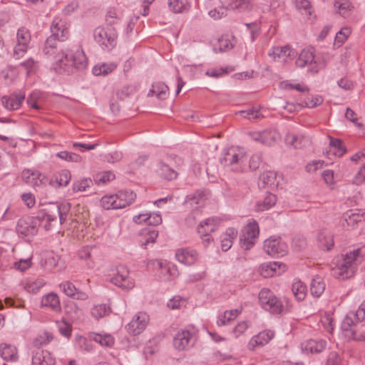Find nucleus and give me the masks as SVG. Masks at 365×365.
<instances>
[{"label":"nucleus","instance_id":"nucleus-7","mask_svg":"<svg viewBox=\"0 0 365 365\" xmlns=\"http://www.w3.org/2000/svg\"><path fill=\"white\" fill-rule=\"evenodd\" d=\"M93 38L103 49L111 50L116 46L118 34L113 26H98L93 31Z\"/></svg>","mask_w":365,"mask_h":365},{"label":"nucleus","instance_id":"nucleus-32","mask_svg":"<svg viewBox=\"0 0 365 365\" xmlns=\"http://www.w3.org/2000/svg\"><path fill=\"white\" fill-rule=\"evenodd\" d=\"M241 309H235L225 311L223 314L218 316L217 324L219 326H225L234 321L241 313Z\"/></svg>","mask_w":365,"mask_h":365},{"label":"nucleus","instance_id":"nucleus-41","mask_svg":"<svg viewBox=\"0 0 365 365\" xmlns=\"http://www.w3.org/2000/svg\"><path fill=\"white\" fill-rule=\"evenodd\" d=\"M117 67L114 63H102L96 65L93 68V73L96 76L107 75L113 71Z\"/></svg>","mask_w":365,"mask_h":365},{"label":"nucleus","instance_id":"nucleus-13","mask_svg":"<svg viewBox=\"0 0 365 365\" xmlns=\"http://www.w3.org/2000/svg\"><path fill=\"white\" fill-rule=\"evenodd\" d=\"M149 316L147 313H137L130 322L127 325V330L131 334L136 336L142 333L149 323Z\"/></svg>","mask_w":365,"mask_h":365},{"label":"nucleus","instance_id":"nucleus-36","mask_svg":"<svg viewBox=\"0 0 365 365\" xmlns=\"http://www.w3.org/2000/svg\"><path fill=\"white\" fill-rule=\"evenodd\" d=\"M152 96L155 95L159 99H165L169 93L168 86L163 82H157L153 85L150 90Z\"/></svg>","mask_w":365,"mask_h":365},{"label":"nucleus","instance_id":"nucleus-44","mask_svg":"<svg viewBox=\"0 0 365 365\" xmlns=\"http://www.w3.org/2000/svg\"><path fill=\"white\" fill-rule=\"evenodd\" d=\"M93 339L103 346H112L114 344V338L110 334H93Z\"/></svg>","mask_w":365,"mask_h":365},{"label":"nucleus","instance_id":"nucleus-49","mask_svg":"<svg viewBox=\"0 0 365 365\" xmlns=\"http://www.w3.org/2000/svg\"><path fill=\"white\" fill-rule=\"evenodd\" d=\"M323 102V98L319 96H307L302 102L304 106L307 108H315L321 105Z\"/></svg>","mask_w":365,"mask_h":365},{"label":"nucleus","instance_id":"nucleus-1","mask_svg":"<svg viewBox=\"0 0 365 365\" xmlns=\"http://www.w3.org/2000/svg\"><path fill=\"white\" fill-rule=\"evenodd\" d=\"M69 27L70 24L66 21L55 19L51 26L53 34L46 39L43 50L47 55H54L58 49H61L55 56L56 62L65 71L73 72V68H86L88 61L82 49L78 48L74 53L71 50H62L63 45L61 43L69 37Z\"/></svg>","mask_w":365,"mask_h":365},{"label":"nucleus","instance_id":"nucleus-38","mask_svg":"<svg viewBox=\"0 0 365 365\" xmlns=\"http://www.w3.org/2000/svg\"><path fill=\"white\" fill-rule=\"evenodd\" d=\"M325 289V283L319 277H316L312 279L310 291L311 294L317 297H320Z\"/></svg>","mask_w":365,"mask_h":365},{"label":"nucleus","instance_id":"nucleus-11","mask_svg":"<svg viewBox=\"0 0 365 365\" xmlns=\"http://www.w3.org/2000/svg\"><path fill=\"white\" fill-rule=\"evenodd\" d=\"M258 235V223L255 220H252L245 227L240 237L241 247L245 250H250L254 245L255 240Z\"/></svg>","mask_w":365,"mask_h":365},{"label":"nucleus","instance_id":"nucleus-17","mask_svg":"<svg viewBox=\"0 0 365 365\" xmlns=\"http://www.w3.org/2000/svg\"><path fill=\"white\" fill-rule=\"evenodd\" d=\"M281 180V176L272 170L263 172L259 178V183L264 187L269 189L277 188Z\"/></svg>","mask_w":365,"mask_h":365},{"label":"nucleus","instance_id":"nucleus-58","mask_svg":"<svg viewBox=\"0 0 365 365\" xmlns=\"http://www.w3.org/2000/svg\"><path fill=\"white\" fill-rule=\"evenodd\" d=\"M169 8L175 13H180L185 9L182 0H169Z\"/></svg>","mask_w":365,"mask_h":365},{"label":"nucleus","instance_id":"nucleus-60","mask_svg":"<svg viewBox=\"0 0 365 365\" xmlns=\"http://www.w3.org/2000/svg\"><path fill=\"white\" fill-rule=\"evenodd\" d=\"M31 259L29 258L26 259H20L19 261L16 262L14 264V267L16 270H19L20 272H24L25 270L31 267Z\"/></svg>","mask_w":365,"mask_h":365},{"label":"nucleus","instance_id":"nucleus-19","mask_svg":"<svg viewBox=\"0 0 365 365\" xmlns=\"http://www.w3.org/2000/svg\"><path fill=\"white\" fill-rule=\"evenodd\" d=\"M264 250L269 255L274 256L276 255H284L285 253V246L277 238H269L264 241Z\"/></svg>","mask_w":365,"mask_h":365},{"label":"nucleus","instance_id":"nucleus-14","mask_svg":"<svg viewBox=\"0 0 365 365\" xmlns=\"http://www.w3.org/2000/svg\"><path fill=\"white\" fill-rule=\"evenodd\" d=\"M134 91V87L128 86H124L121 89L113 93L110 100V108L111 111L114 114L118 113L120 109V106L118 101H124L125 98L131 96Z\"/></svg>","mask_w":365,"mask_h":365},{"label":"nucleus","instance_id":"nucleus-52","mask_svg":"<svg viewBox=\"0 0 365 365\" xmlns=\"http://www.w3.org/2000/svg\"><path fill=\"white\" fill-rule=\"evenodd\" d=\"M351 33V29L349 27L342 28L335 36V43L341 45L345 42L347 38L350 36Z\"/></svg>","mask_w":365,"mask_h":365},{"label":"nucleus","instance_id":"nucleus-40","mask_svg":"<svg viewBox=\"0 0 365 365\" xmlns=\"http://www.w3.org/2000/svg\"><path fill=\"white\" fill-rule=\"evenodd\" d=\"M285 140L287 144L292 145L295 148H300L308 143V138L304 136H297L294 134H287L285 137Z\"/></svg>","mask_w":365,"mask_h":365},{"label":"nucleus","instance_id":"nucleus-25","mask_svg":"<svg viewBox=\"0 0 365 365\" xmlns=\"http://www.w3.org/2000/svg\"><path fill=\"white\" fill-rule=\"evenodd\" d=\"M191 340V333L188 330H181L177 333L173 339L174 346L179 350L189 347Z\"/></svg>","mask_w":365,"mask_h":365},{"label":"nucleus","instance_id":"nucleus-20","mask_svg":"<svg viewBox=\"0 0 365 365\" xmlns=\"http://www.w3.org/2000/svg\"><path fill=\"white\" fill-rule=\"evenodd\" d=\"M22 178L26 183L35 187L45 184L46 180V177L38 171H33L29 169L23 170Z\"/></svg>","mask_w":365,"mask_h":365},{"label":"nucleus","instance_id":"nucleus-31","mask_svg":"<svg viewBox=\"0 0 365 365\" xmlns=\"http://www.w3.org/2000/svg\"><path fill=\"white\" fill-rule=\"evenodd\" d=\"M334 6L344 17L350 16L354 9L353 3L349 0H334Z\"/></svg>","mask_w":365,"mask_h":365},{"label":"nucleus","instance_id":"nucleus-15","mask_svg":"<svg viewBox=\"0 0 365 365\" xmlns=\"http://www.w3.org/2000/svg\"><path fill=\"white\" fill-rule=\"evenodd\" d=\"M252 139L262 144L271 145L280 138L279 133L276 130H264L261 132L250 133Z\"/></svg>","mask_w":365,"mask_h":365},{"label":"nucleus","instance_id":"nucleus-46","mask_svg":"<svg viewBox=\"0 0 365 365\" xmlns=\"http://www.w3.org/2000/svg\"><path fill=\"white\" fill-rule=\"evenodd\" d=\"M46 284V282L42 279H37L34 280H29L25 283L24 288L27 292L31 293H36Z\"/></svg>","mask_w":365,"mask_h":365},{"label":"nucleus","instance_id":"nucleus-27","mask_svg":"<svg viewBox=\"0 0 365 365\" xmlns=\"http://www.w3.org/2000/svg\"><path fill=\"white\" fill-rule=\"evenodd\" d=\"M238 232L233 227H229L222 235L221 238V249L222 251L226 252L230 250L232 245L233 241L237 238Z\"/></svg>","mask_w":365,"mask_h":365},{"label":"nucleus","instance_id":"nucleus-43","mask_svg":"<svg viewBox=\"0 0 365 365\" xmlns=\"http://www.w3.org/2000/svg\"><path fill=\"white\" fill-rule=\"evenodd\" d=\"M65 312L73 319H77L82 314L81 309L74 302H68L65 305Z\"/></svg>","mask_w":365,"mask_h":365},{"label":"nucleus","instance_id":"nucleus-61","mask_svg":"<svg viewBox=\"0 0 365 365\" xmlns=\"http://www.w3.org/2000/svg\"><path fill=\"white\" fill-rule=\"evenodd\" d=\"M232 47V45L230 41V39L227 37H221L218 39L217 46H216V49L217 48L220 51H224L230 49Z\"/></svg>","mask_w":365,"mask_h":365},{"label":"nucleus","instance_id":"nucleus-37","mask_svg":"<svg viewBox=\"0 0 365 365\" xmlns=\"http://www.w3.org/2000/svg\"><path fill=\"white\" fill-rule=\"evenodd\" d=\"M281 266H283V267H284V264H279L278 262H271L267 264H263L261 267V274L264 277H272L274 274H279V269Z\"/></svg>","mask_w":365,"mask_h":365},{"label":"nucleus","instance_id":"nucleus-42","mask_svg":"<svg viewBox=\"0 0 365 365\" xmlns=\"http://www.w3.org/2000/svg\"><path fill=\"white\" fill-rule=\"evenodd\" d=\"M157 264L161 269L162 272H166L168 277H165L166 279H174L179 275V271L175 264H168L166 266H163V262L160 261H157Z\"/></svg>","mask_w":365,"mask_h":365},{"label":"nucleus","instance_id":"nucleus-26","mask_svg":"<svg viewBox=\"0 0 365 365\" xmlns=\"http://www.w3.org/2000/svg\"><path fill=\"white\" fill-rule=\"evenodd\" d=\"M41 306L49 307L51 310L57 313L61 311L59 297L57 294L54 292H51L42 297Z\"/></svg>","mask_w":365,"mask_h":365},{"label":"nucleus","instance_id":"nucleus-34","mask_svg":"<svg viewBox=\"0 0 365 365\" xmlns=\"http://www.w3.org/2000/svg\"><path fill=\"white\" fill-rule=\"evenodd\" d=\"M274 333L270 330H264L259 332L257 335L253 336L250 341V344L252 346L259 345L263 346L267 344L273 337Z\"/></svg>","mask_w":365,"mask_h":365},{"label":"nucleus","instance_id":"nucleus-24","mask_svg":"<svg viewBox=\"0 0 365 365\" xmlns=\"http://www.w3.org/2000/svg\"><path fill=\"white\" fill-rule=\"evenodd\" d=\"M25 99L24 93L11 94L3 96L1 102L4 108L9 110H17Z\"/></svg>","mask_w":365,"mask_h":365},{"label":"nucleus","instance_id":"nucleus-29","mask_svg":"<svg viewBox=\"0 0 365 365\" xmlns=\"http://www.w3.org/2000/svg\"><path fill=\"white\" fill-rule=\"evenodd\" d=\"M326 347V341L320 340L309 339L302 344V349L312 354L321 353Z\"/></svg>","mask_w":365,"mask_h":365},{"label":"nucleus","instance_id":"nucleus-30","mask_svg":"<svg viewBox=\"0 0 365 365\" xmlns=\"http://www.w3.org/2000/svg\"><path fill=\"white\" fill-rule=\"evenodd\" d=\"M277 202L276 196L270 192H267L262 200H259L255 205L257 212H263L270 209Z\"/></svg>","mask_w":365,"mask_h":365},{"label":"nucleus","instance_id":"nucleus-47","mask_svg":"<svg viewBox=\"0 0 365 365\" xmlns=\"http://www.w3.org/2000/svg\"><path fill=\"white\" fill-rule=\"evenodd\" d=\"M56 157L68 162L78 163L81 161V157L79 155L66 150L57 153Z\"/></svg>","mask_w":365,"mask_h":365},{"label":"nucleus","instance_id":"nucleus-2","mask_svg":"<svg viewBox=\"0 0 365 365\" xmlns=\"http://www.w3.org/2000/svg\"><path fill=\"white\" fill-rule=\"evenodd\" d=\"M67 211L65 205L49 204L40 209L36 217L24 216L20 218L16 231L20 236L29 240L37 234L42 221L45 222L43 227L46 231L57 230L59 225L66 221Z\"/></svg>","mask_w":365,"mask_h":365},{"label":"nucleus","instance_id":"nucleus-9","mask_svg":"<svg viewBox=\"0 0 365 365\" xmlns=\"http://www.w3.org/2000/svg\"><path fill=\"white\" fill-rule=\"evenodd\" d=\"M259 302L263 309L272 314H278L283 312L282 302L269 289L263 288L259 292Z\"/></svg>","mask_w":365,"mask_h":365},{"label":"nucleus","instance_id":"nucleus-62","mask_svg":"<svg viewBox=\"0 0 365 365\" xmlns=\"http://www.w3.org/2000/svg\"><path fill=\"white\" fill-rule=\"evenodd\" d=\"M185 301L180 297H175L169 301L168 307L172 309H180L185 306Z\"/></svg>","mask_w":365,"mask_h":365},{"label":"nucleus","instance_id":"nucleus-39","mask_svg":"<svg viewBox=\"0 0 365 365\" xmlns=\"http://www.w3.org/2000/svg\"><path fill=\"white\" fill-rule=\"evenodd\" d=\"M318 241L322 248L330 250L334 245L332 235L327 230L322 231L318 235Z\"/></svg>","mask_w":365,"mask_h":365},{"label":"nucleus","instance_id":"nucleus-63","mask_svg":"<svg viewBox=\"0 0 365 365\" xmlns=\"http://www.w3.org/2000/svg\"><path fill=\"white\" fill-rule=\"evenodd\" d=\"M41 93L38 91H34L28 97L27 103L31 108L38 110L39 106L37 104V101L40 98Z\"/></svg>","mask_w":365,"mask_h":365},{"label":"nucleus","instance_id":"nucleus-5","mask_svg":"<svg viewBox=\"0 0 365 365\" xmlns=\"http://www.w3.org/2000/svg\"><path fill=\"white\" fill-rule=\"evenodd\" d=\"M135 198L136 195L133 191H120L116 194L103 196L101 205L106 210L121 209L132 204Z\"/></svg>","mask_w":365,"mask_h":365},{"label":"nucleus","instance_id":"nucleus-54","mask_svg":"<svg viewBox=\"0 0 365 365\" xmlns=\"http://www.w3.org/2000/svg\"><path fill=\"white\" fill-rule=\"evenodd\" d=\"M56 182L60 186H66L71 180V173L68 170H61L56 176Z\"/></svg>","mask_w":365,"mask_h":365},{"label":"nucleus","instance_id":"nucleus-51","mask_svg":"<svg viewBox=\"0 0 365 365\" xmlns=\"http://www.w3.org/2000/svg\"><path fill=\"white\" fill-rule=\"evenodd\" d=\"M281 87L284 89H295L296 91L305 93L309 91V88L304 83H292L284 81L281 83Z\"/></svg>","mask_w":365,"mask_h":365},{"label":"nucleus","instance_id":"nucleus-35","mask_svg":"<svg viewBox=\"0 0 365 365\" xmlns=\"http://www.w3.org/2000/svg\"><path fill=\"white\" fill-rule=\"evenodd\" d=\"M292 292L297 301H302L307 295V286L299 280L295 281L292 285Z\"/></svg>","mask_w":365,"mask_h":365},{"label":"nucleus","instance_id":"nucleus-10","mask_svg":"<svg viewBox=\"0 0 365 365\" xmlns=\"http://www.w3.org/2000/svg\"><path fill=\"white\" fill-rule=\"evenodd\" d=\"M220 222L221 220L218 217H209L198 225L197 232L202 240L207 245L213 242L210 233L218 228Z\"/></svg>","mask_w":365,"mask_h":365},{"label":"nucleus","instance_id":"nucleus-8","mask_svg":"<svg viewBox=\"0 0 365 365\" xmlns=\"http://www.w3.org/2000/svg\"><path fill=\"white\" fill-rule=\"evenodd\" d=\"M110 282L115 286L125 290H130L135 286L133 279L130 276L127 266L118 264L110 269Z\"/></svg>","mask_w":365,"mask_h":365},{"label":"nucleus","instance_id":"nucleus-22","mask_svg":"<svg viewBox=\"0 0 365 365\" xmlns=\"http://www.w3.org/2000/svg\"><path fill=\"white\" fill-rule=\"evenodd\" d=\"M197 256L195 250L188 248L179 249L175 253L177 260L185 265L193 264L197 260Z\"/></svg>","mask_w":365,"mask_h":365},{"label":"nucleus","instance_id":"nucleus-3","mask_svg":"<svg viewBox=\"0 0 365 365\" xmlns=\"http://www.w3.org/2000/svg\"><path fill=\"white\" fill-rule=\"evenodd\" d=\"M365 319V300L356 311H350L344 318L341 330L348 339L365 341V324H358Z\"/></svg>","mask_w":365,"mask_h":365},{"label":"nucleus","instance_id":"nucleus-55","mask_svg":"<svg viewBox=\"0 0 365 365\" xmlns=\"http://www.w3.org/2000/svg\"><path fill=\"white\" fill-rule=\"evenodd\" d=\"M92 184V180L90 178H84L74 182L73 189L75 192H83L89 187Z\"/></svg>","mask_w":365,"mask_h":365},{"label":"nucleus","instance_id":"nucleus-57","mask_svg":"<svg viewBox=\"0 0 365 365\" xmlns=\"http://www.w3.org/2000/svg\"><path fill=\"white\" fill-rule=\"evenodd\" d=\"M160 170L162 175L169 180L175 179L178 176V173L165 164L161 165Z\"/></svg>","mask_w":365,"mask_h":365},{"label":"nucleus","instance_id":"nucleus-33","mask_svg":"<svg viewBox=\"0 0 365 365\" xmlns=\"http://www.w3.org/2000/svg\"><path fill=\"white\" fill-rule=\"evenodd\" d=\"M236 0H220L221 4V7L217 10L215 9L211 10L209 14L211 16L215 19H220L225 14V11L227 9H236Z\"/></svg>","mask_w":365,"mask_h":365},{"label":"nucleus","instance_id":"nucleus-50","mask_svg":"<svg viewBox=\"0 0 365 365\" xmlns=\"http://www.w3.org/2000/svg\"><path fill=\"white\" fill-rule=\"evenodd\" d=\"M53 337L48 333H44L42 335H39L36 336L33 341V346L37 349H39L40 346L48 344L51 340Z\"/></svg>","mask_w":365,"mask_h":365},{"label":"nucleus","instance_id":"nucleus-48","mask_svg":"<svg viewBox=\"0 0 365 365\" xmlns=\"http://www.w3.org/2000/svg\"><path fill=\"white\" fill-rule=\"evenodd\" d=\"M330 145L334 149V154L339 157L342 156L346 152L342 141L339 139L331 138Z\"/></svg>","mask_w":365,"mask_h":365},{"label":"nucleus","instance_id":"nucleus-4","mask_svg":"<svg viewBox=\"0 0 365 365\" xmlns=\"http://www.w3.org/2000/svg\"><path fill=\"white\" fill-rule=\"evenodd\" d=\"M365 255V247H359L342 255L341 261L331 269V274L340 279H346L354 276L356 266Z\"/></svg>","mask_w":365,"mask_h":365},{"label":"nucleus","instance_id":"nucleus-64","mask_svg":"<svg viewBox=\"0 0 365 365\" xmlns=\"http://www.w3.org/2000/svg\"><path fill=\"white\" fill-rule=\"evenodd\" d=\"M333 322V318L329 314L324 315V317L322 319V323L324 329L329 334H332L334 331Z\"/></svg>","mask_w":365,"mask_h":365},{"label":"nucleus","instance_id":"nucleus-12","mask_svg":"<svg viewBox=\"0 0 365 365\" xmlns=\"http://www.w3.org/2000/svg\"><path fill=\"white\" fill-rule=\"evenodd\" d=\"M31 34L28 29L21 28L17 31V43L14 48V56L16 59L23 57L28 49Z\"/></svg>","mask_w":365,"mask_h":365},{"label":"nucleus","instance_id":"nucleus-16","mask_svg":"<svg viewBox=\"0 0 365 365\" xmlns=\"http://www.w3.org/2000/svg\"><path fill=\"white\" fill-rule=\"evenodd\" d=\"M59 289L63 294L69 297L82 301L88 299V294L77 289L73 283L70 281L61 282L59 284Z\"/></svg>","mask_w":365,"mask_h":365},{"label":"nucleus","instance_id":"nucleus-21","mask_svg":"<svg viewBox=\"0 0 365 365\" xmlns=\"http://www.w3.org/2000/svg\"><path fill=\"white\" fill-rule=\"evenodd\" d=\"M0 356L6 361L16 362L19 360V350L17 347L11 344H0Z\"/></svg>","mask_w":365,"mask_h":365},{"label":"nucleus","instance_id":"nucleus-56","mask_svg":"<svg viewBox=\"0 0 365 365\" xmlns=\"http://www.w3.org/2000/svg\"><path fill=\"white\" fill-rule=\"evenodd\" d=\"M142 236L144 237L143 245H146L150 242H154L158 236V232L154 229L153 230H144L141 233Z\"/></svg>","mask_w":365,"mask_h":365},{"label":"nucleus","instance_id":"nucleus-59","mask_svg":"<svg viewBox=\"0 0 365 365\" xmlns=\"http://www.w3.org/2000/svg\"><path fill=\"white\" fill-rule=\"evenodd\" d=\"M107 313V308L105 304H98L93 307L91 314L96 319L104 317Z\"/></svg>","mask_w":365,"mask_h":365},{"label":"nucleus","instance_id":"nucleus-18","mask_svg":"<svg viewBox=\"0 0 365 365\" xmlns=\"http://www.w3.org/2000/svg\"><path fill=\"white\" fill-rule=\"evenodd\" d=\"M56 359L46 350L37 349L33 351L32 365H55Z\"/></svg>","mask_w":365,"mask_h":365},{"label":"nucleus","instance_id":"nucleus-28","mask_svg":"<svg viewBox=\"0 0 365 365\" xmlns=\"http://www.w3.org/2000/svg\"><path fill=\"white\" fill-rule=\"evenodd\" d=\"M314 49L312 48H306L301 51L295 63L297 66L303 68L307 65L312 64L314 61Z\"/></svg>","mask_w":365,"mask_h":365},{"label":"nucleus","instance_id":"nucleus-53","mask_svg":"<svg viewBox=\"0 0 365 365\" xmlns=\"http://www.w3.org/2000/svg\"><path fill=\"white\" fill-rule=\"evenodd\" d=\"M361 216L356 213H351L344 219V222L342 224L344 228L349 229L353 227L357 222L361 221Z\"/></svg>","mask_w":365,"mask_h":365},{"label":"nucleus","instance_id":"nucleus-6","mask_svg":"<svg viewBox=\"0 0 365 365\" xmlns=\"http://www.w3.org/2000/svg\"><path fill=\"white\" fill-rule=\"evenodd\" d=\"M246 159L247 154L244 148L232 147L224 154L221 163L225 166L232 167L237 171L243 172L245 169Z\"/></svg>","mask_w":365,"mask_h":365},{"label":"nucleus","instance_id":"nucleus-45","mask_svg":"<svg viewBox=\"0 0 365 365\" xmlns=\"http://www.w3.org/2000/svg\"><path fill=\"white\" fill-rule=\"evenodd\" d=\"M115 178V174L111 171H103L97 173L94 177V180L96 184H106Z\"/></svg>","mask_w":365,"mask_h":365},{"label":"nucleus","instance_id":"nucleus-23","mask_svg":"<svg viewBox=\"0 0 365 365\" xmlns=\"http://www.w3.org/2000/svg\"><path fill=\"white\" fill-rule=\"evenodd\" d=\"M294 51L289 46H275L269 52V56L274 61H286L289 57H293Z\"/></svg>","mask_w":365,"mask_h":365}]
</instances>
